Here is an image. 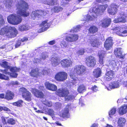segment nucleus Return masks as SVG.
Segmentation results:
<instances>
[{
    "label": "nucleus",
    "instance_id": "nucleus-5",
    "mask_svg": "<svg viewBox=\"0 0 127 127\" xmlns=\"http://www.w3.org/2000/svg\"><path fill=\"white\" fill-rule=\"evenodd\" d=\"M17 34V31L14 27H11L9 26L4 27L0 30V34L5 35L10 38L15 36Z\"/></svg>",
    "mask_w": 127,
    "mask_h": 127
},
{
    "label": "nucleus",
    "instance_id": "nucleus-56",
    "mask_svg": "<svg viewBox=\"0 0 127 127\" xmlns=\"http://www.w3.org/2000/svg\"><path fill=\"white\" fill-rule=\"evenodd\" d=\"M91 90L93 91L96 92L98 90V88L95 85H94L91 88Z\"/></svg>",
    "mask_w": 127,
    "mask_h": 127
},
{
    "label": "nucleus",
    "instance_id": "nucleus-37",
    "mask_svg": "<svg viewBox=\"0 0 127 127\" xmlns=\"http://www.w3.org/2000/svg\"><path fill=\"white\" fill-rule=\"evenodd\" d=\"M57 0H47L44 2V3L49 5H53L57 4Z\"/></svg>",
    "mask_w": 127,
    "mask_h": 127
},
{
    "label": "nucleus",
    "instance_id": "nucleus-34",
    "mask_svg": "<svg viewBox=\"0 0 127 127\" xmlns=\"http://www.w3.org/2000/svg\"><path fill=\"white\" fill-rule=\"evenodd\" d=\"M12 0H4L6 7L8 9L11 8L12 6Z\"/></svg>",
    "mask_w": 127,
    "mask_h": 127
},
{
    "label": "nucleus",
    "instance_id": "nucleus-18",
    "mask_svg": "<svg viewBox=\"0 0 127 127\" xmlns=\"http://www.w3.org/2000/svg\"><path fill=\"white\" fill-rule=\"evenodd\" d=\"M120 16L117 19L114 20L113 22L115 23L119 22L124 23L126 21V16L123 12H122L120 13Z\"/></svg>",
    "mask_w": 127,
    "mask_h": 127
},
{
    "label": "nucleus",
    "instance_id": "nucleus-8",
    "mask_svg": "<svg viewBox=\"0 0 127 127\" xmlns=\"http://www.w3.org/2000/svg\"><path fill=\"white\" fill-rule=\"evenodd\" d=\"M114 31L118 35L123 37L127 36V26L123 27H117L114 29Z\"/></svg>",
    "mask_w": 127,
    "mask_h": 127
},
{
    "label": "nucleus",
    "instance_id": "nucleus-33",
    "mask_svg": "<svg viewBox=\"0 0 127 127\" xmlns=\"http://www.w3.org/2000/svg\"><path fill=\"white\" fill-rule=\"evenodd\" d=\"M14 96V94L13 92L7 91L6 93L5 98L7 99L10 100L13 99Z\"/></svg>",
    "mask_w": 127,
    "mask_h": 127
},
{
    "label": "nucleus",
    "instance_id": "nucleus-52",
    "mask_svg": "<svg viewBox=\"0 0 127 127\" xmlns=\"http://www.w3.org/2000/svg\"><path fill=\"white\" fill-rule=\"evenodd\" d=\"M24 43L23 42L22 43L21 41L19 40L17 42L15 45L16 48H17L19 47V46H22L23 45Z\"/></svg>",
    "mask_w": 127,
    "mask_h": 127
},
{
    "label": "nucleus",
    "instance_id": "nucleus-30",
    "mask_svg": "<svg viewBox=\"0 0 127 127\" xmlns=\"http://www.w3.org/2000/svg\"><path fill=\"white\" fill-rule=\"evenodd\" d=\"M88 42H90L92 45L94 47H97L100 44L98 40L96 39H93L91 40H89Z\"/></svg>",
    "mask_w": 127,
    "mask_h": 127
},
{
    "label": "nucleus",
    "instance_id": "nucleus-55",
    "mask_svg": "<svg viewBox=\"0 0 127 127\" xmlns=\"http://www.w3.org/2000/svg\"><path fill=\"white\" fill-rule=\"evenodd\" d=\"M56 108L57 109H59L61 107V104L59 102H57L56 104Z\"/></svg>",
    "mask_w": 127,
    "mask_h": 127
},
{
    "label": "nucleus",
    "instance_id": "nucleus-63",
    "mask_svg": "<svg viewBox=\"0 0 127 127\" xmlns=\"http://www.w3.org/2000/svg\"><path fill=\"white\" fill-rule=\"evenodd\" d=\"M97 125L96 124H93L91 127H97Z\"/></svg>",
    "mask_w": 127,
    "mask_h": 127
},
{
    "label": "nucleus",
    "instance_id": "nucleus-7",
    "mask_svg": "<svg viewBox=\"0 0 127 127\" xmlns=\"http://www.w3.org/2000/svg\"><path fill=\"white\" fill-rule=\"evenodd\" d=\"M68 91L63 89H60L56 92V94L60 96L64 97L66 101L71 100L74 99V96L73 95H68Z\"/></svg>",
    "mask_w": 127,
    "mask_h": 127
},
{
    "label": "nucleus",
    "instance_id": "nucleus-2",
    "mask_svg": "<svg viewBox=\"0 0 127 127\" xmlns=\"http://www.w3.org/2000/svg\"><path fill=\"white\" fill-rule=\"evenodd\" d=\"M0 65L2 67L5 68L4 70H0V71L10 76L15 78L17 77V74L16 73L18 72L19 69L17 68L16 67H10L8 63L5 61L0 62Z\"/></svg>",
    "mask_w": 127,
    "mask_h": 127
},
{
    "label": "nucleus",
    "instance_id": "nucleus-35",
    "mask_svg": "<svg viewBox=\"0 0 127 127\" xmlns=\"http://www.w3.org/2000/svg\"><path fill=\"white\" fill-rule=\"evenodd\" d=\"M27 93L26 94H23V97L25 99L28 101H30L31 100L32 95L29 92H27Z\"/></svg>",
    "mask_w": 127,
    "mask_h": 127
},
{
    "label": "nucleus",
    "instance_id": "nucleus-6",
    "mask_svg": "<svg viewBox=\"0 0 127 127\" xmlns=\"http://www.w3.org/2000/svg\"><path fill=\"white\" fill-rule=\"evenodd\" d=\"M7 19L9 23L14 25L20 24L22 20L21 16L15 14L10 15L8 17Z\"/></svg>",
    "mask_w": 127,
    "mask_h": 127
},
{
    "label": "nucleus",
    "instance_id": "nucleus-29",
    "mask_svg": "<svg viewBox=\"0 0 127 127\" xmlns=\"http://www.w3.org/2000/svg\"><path fill=\"white\" fill-rule=\"evenodd\" d=\"M45 85L46 88L49 90L53 91H56L57 89V87L54 85L46 82L45 83Z\"/></svg>",
    "mask_w": 127,
    "mask_h": 127
},
{
    "label": "nucleus",
    "instance_id": "nucleus-27",
    "mask_svg": "<svg viewBox=\"0 0 127 127\" xmlns=\"http://www.w3.org/2000/svg\"><path fill=\"white\" fill-rule=\"evenodd\" d=\"M114 53L116 56L119 58H123L124 56L122 54V51L121 48H117L115 50Z\"/></svg>",
    "mask_w": 127,
    "mask_h": 127
},
{
    "label": "nucleus",
    "instance_id": "nucleus-22",
    "mask_svg": "<svg viewBox=\"0 0 127 127\" xmlns=\"http://www.w3.org/2000/svg\"><path fill=\"white\" fill-rule=\"evenodd\" d=\"M109 87L107 88L108 90H110L112 89L118 88L119 87L121 84L119 81H115L112 82L109 85Z\"/></svg>",
    "mask_w": 127,
    "mask_h": 127
},
{
    "label": "nucleus",
    "instance_id": "nucleus-50",
    "mask_svg": "<svg viewBox=\"0 0 127 127\" xmlns=\"http://www.w3.org/2000/svg\"><path fill=\"white\" fill-rule=\"evenodd\" d=\"M47 113L49 115L52 117V118H53V117H54L55 114L54 111L53 109H48Z\"/></svg>",
    "mask_w": 127,
    "mask_h": 127
},
{
    "label": "nucleus",
    "instance_id": "nucleus-45",
    "mask_svg": "<svg viewBox=\"0 0 127 127\" xmlns=\"http://www.w3.org/2000/svg\"><path fill=\"white\" fill-rule=\"evenodd\" d=\"M116 108L114 107L112 108L109 112V115L110 117H112V116L116 113Z\"/></svg>",
    "mask_w": 127,
    "mask_h": 127
},
{
    "label": "nucleus",
    "instance_id": "nucleus-44",
    "mask_svg": "<svg viewBox=\"0 0 127 127\" xmlns=\"http://www.w3.org/2000/svg\"><path fill=\"white\" fill-rule=\"evenodd\" d=\"M23 102V101L20 100L17 101L12 103L13 105L17 107H21L22 106V104Z\"/></svg>",
    "mask_w": 127,
    "mask_h": 127
},
{
    "label": "nucleus",
    "instance_id": "nucleus-1",
    "mask_svg": "<svg viewBox=\"0 0 127 127\" xmlns=\"http://www.w3.org/2000/svg\"><path fill=\"white\" fill-rule=\"evenodd\" d=\"M107 7V4L100 5L97 8L94 7L90 9L89 11L90 12L93 13L92 16L89 15H85L84 20L87 21L88 22L93 20L95 18H96L97 16L101 15L104 13Z\"/></svg>",
    "mask_w": 127,
    "mask_h": 127
},
{
    "label": "nucleus",
    "instance_id": "nucleus-39",
    "mask_svg": "<svg viewBox=\"0 0 127 127\" xmlns=\"http://www.w3.org/2000/svg\"><path fill=\"white\" fill-rule=\"evenodd\" d=\"M30 28V26L28 25H22L19 27V30L20 31H24L29 30Z\"/></svg>",
    "mask_w": 127,
    "mask_h": 127
},
{
    "label": "nucleus",
    "instance_id": "nucleus-57",
    "mask_svg": "<svg viewBox=\"0 0 127 127\" xmlns=\"http://www.w3.org/2000/svg\"><path fill=\"white\" fill-rule=\"evenodd\" d=\"M28 40V38L27 37H24L22 39L20 40L21 41V42L22 43Z\"/></svg>",
    "mask_w": 127,
    "mask_h": 127
},
{
    "label": "nucleus",
    "instance_id": "nucleus-12",
    "mask_svg": "<svg viewBox=\"0 0 127 127\" xmlns=\"http://www.w3.org/2000/svg\"><path fill=\"white\" fill-rule=\"evenodd\" d=\"M47 13L46 12L41 10H35L32 12L31 16L32 19H34L35 18H39L43 15H45Z\"/></svg>",
    "mask_w": 127,
    "mask_h": 127
},
{
    "label": "nucleus",
    "instance_id": "nucleus-16",
    "mask_svg": "<svg viewBox=\"0 0 127 127\" xmlns=\"http://www.w3.org/2000/svg\"><path fill=\"white\" fill-rule=\"evenodd\" d=\"M63 67L67 68L72 66V61L70 59H64L62 60L61 62Z\"/></svg>",
    "mask_w": 127,
    "mask_h": 127
},
{
    "label": "nucleus",
    "instance_id": "nucleus-14",
    "mask_svg": "<svg viewBox=\"0 0 127 127\" xmlns=\"http://www.w3.org/2000/svg\"><path fill=\"white\" fill-rule=\"evenodd\" d=\"M113 44L112 37H108L104 43V47L107 50H109L112 48Z\"/></svg>",
    "mask_w": 127,
    "mask_h": 127
},
{
    "label": "nucleus",
    "instance_id": "nucleus-36",
    "mask_svg": "<svg viewBox=\"0 0 127 127\" xmlns=\"http://www.w3.org/2000/svg\"><path fill=\"white\" fill-rule=\"evenodd\" d=\"M101 73V71L99 68L95 69L93 71V74L95 77L97 78L100 76Z\"/></svg>",
    "mask_w": 127,
    "mask_h": 127
},
{
    "label": "nucleus",
    "instance_id": "nucleus-11",
    "mask_svg": "<svg viewBox=\"0 0 127 127\" xmlns=\"http://www.w3.org/2000/svg\"><path fill=\"white\" fill-rule=\"evenodd\" d=\"M118 7V6L115 4H111L107 9L108 12L110 15H115L117 12V8Z\"/></svg>",
    "mask_w": 127,
    "mask_h": 127
},
{
    "label": "nucleus",
    "instance_id": "nucleus-20",
    "mask_svg": "<svg viewBox=\"0 0 127 127\" xmlns=\"http://www.w3.org/2000/svg\"><path fill=\"white\" fill-rule=\"evenodd\" d=\"M69 105L66 106V108L63 109L62 111L61 114H60V113L59 115L61 117L63 118H69L70 116V115L69 113L68 109L69 107Z\"/></svg>",
    "mask_w": 127,
    "mask_h": 127
},
{
    "label": "nucleus",
    "instance_id": "nucleus-59",
    "mask_svg": "<svg viewBox=\"0 0 127 127\" xmlns=\"http://www.w3.org/2000/svg\"><path fill=\"white\" fill-rule=\"evenodd\" d=\"M55 40H53L49 42L48 43L49 44L51 45H52L55 44Z\"/></svg>",
    "mask_w": 127,
    "mask_h": 127
},
{
    "label": "nucleus",
    "instance_id": "nucleus-58",
    "mask_svg": "<svg viewBox=\"0 0 127 127\" xmlns=\"http://www.w3.org/2000/svg\"><path fill=\"white\" fill-rule=\"evenodd\" d=\"M1 119L2 123L4 124H6V123L5 118L4 117H1Z\"/></svg>",
    "mask_w": 127,
    "mask_h": 127
},
{
    "label": "nucleus",
    "instance_id": "nucleus-10",
    "mask_svg": "<svg viewBox=\"0 0 127 127\" xmlns=\"http://www.w3.org/2000/svg\"><path fill=\"white\" fill-rule=\"evenodd\" d=\"M67 73L64 72H60L55 75V79L57 81H62L65 80L67 78Z\"/></svg>",
    "mask_w": 127,
    "mask_h": 127
},
{
    "label": "nucleus",
    "instance_id": "nucleus-19",
    "mask_svg": "<svg viewBox=\"0 0 127 127\" xmlns=\"http://www.w3.org/2000/svg\"><path fill=\"white\" fill-rule=\"evenodd\" d=\"M48 57L47 53H42L40 56V60L37 58L34 59L33 61L34 63L43 64V63L42 62H43V61L47 58Z\"/></svg>",
    "mask_w": 127,
    "mask_h": 127
},
{
    "label": "nucleus",
    "instance_id": "nucleus-40",
    "mask_svg": "<svg viewBox=\"0 0 127 127\" xmlns=\"http://www.w3.org/2000/svg\"><path fill=\"white\" fill-rule=\"evenodd\" d=\"M86 89V87L84 85H82L79 86L77 89V91L79 93H82L85 91Z\"/></svg>",
    "mask_w": 127,
    "mask_h": 127
},
{
    "label": "nucleus",
    "instance_id": "nucleus-4",
    "mask_svg": "<svg viewBox=\"0 0 127 127\" xmlns=\"http://www.w3.org/2000/svg\"><path fill=\"white\" fill-rule=\"evenodd\" d=\"M17 8V12L19 14L24 17H27L29 15V13L27 10L28 8V4L23 0H20L16 5Z\"/></svg>",
    "mask_w": 127,
    "mask_h": 127
},
{
    "label": "nucleus",
    "instance_id": "nucleus-53",
    "mask_svg": "<svg viewBox=\"0 0 127 127\" xmlns=\"http://www.w3.org/2000/svg\"><path fill=\"white\" fill-rule=\"evenodd\" d=\"M85 52L84 50V49H82L78 50L77 52V55L78 56L82 55Z\"/></svg>",
    "mask_w": 127,
    "mask_h": 127
},
{
    "label": "nucleus",
    "instance_id": "nucleus-49",
    "mask_svg": "<svg viewBox=\"0 0 127 127\" xmlns=\"http://www.w3.org/2000/svg\"><path fill=\"white\" fill-rule=\"evenodd\" d=\"M2 110L6 111L8 113H11L10 112L11 111L9 108L6 107H3L1 106H0V112L2 111Z\"/></svg>",
    "mask_w": 127,
    "mask_h": 127
},
{
    "label": "nucleus",
    "instance_id": "nucleus-32",
    "mask_svg": "<svg viewBox=\"0 0 127 127\" xmlns=\"http://www.w3.org/2000/svg\"><path fill=\"white\" fill-rule=\"evenodd\" d=\"M126 120L123 118H119L118 121V126L119 127H123L125 124Z\"/></svg>",
    "mask_w": 127,
    "mask_h": 127
},
{
    "label": "nucleus",
    "instance_id": "nucleus-28",
    "mask_svg": "<svg viewBox=\"0 0 127 127\" xmlns=\"http://www.w3.org/2000/svg\"><path fill=\"white\" fill-rule=\"evenodd\" d=\"M49 72V69L47 67H45L43 69L41 68L39 69V76H40L42 75H46L48 74Z\"/></svg>",
    "mask_w": 127,
    "mask_h": 127
},
{
    "label": "nucleus",
    "instance_id": "nucleus-41",
    "mask_svg": "<svg viewBox=\"0 0 127 127\" xmlns=\"http://www.w3.org/2000/svg\"><path fill=\"white\" fill-rule=\"evenodd\" d=\"M63 10V8L59 6L54 7L52 9L51 11L52 12H58L59 11H62Z\"/></svg>",
    "mask_w": 127,
    "mask_h": 127
},
{
    "label": "nucleus",
    "instance_id": "nucleus-31",
    "mask_svg": "<svg viewBox=\"0 0 127 127\" xmlns=\"http://www.w3.org/2000/svg\"><path fill=\"white\" fill-rule=\"evenodd\" d=\"M51 62L52 65L54 66L58 65L60 62V59L57 57L52 58Z\"/></svg>",
    "mask_w": 127,
    "mask_h": 127
},
{
    "label": "nucleus",
    "instance_id": "nucleus-24",
    "mask_svg": "<svg viewBox=\"0 0 127 127\" xmlns=\"http://www.w3.org/2000/svg\"><path fill=\"white\" fill-rule=\"evenodd\" d=\"M98 54L99 58V63L101 65H103V58L105 56V52L103 51H99Z\"/></svg>",
    "mask_w": 127,
    "mask_h": 127
},
{
    "label": "nucleus",
    "instance_id": "nucleus-61",
    "mask_svg": "<svg viewBox=\"0 0 127 127\" xmlns=\"http://www.w3.org/2000/svg\"><path fill=\"white\" fill-rule=\"evenodd\" d=\"M45 104L49 107H51L52 105L51 102H48Z\"/></svg>",
    "mask_w": 127,
    "mask_h": 127
},
{
    "label": "nucleus",
    "instance_id": "nucleus-60",
    "mask_svg": "<svg viewBox=\"0 0 127 127\" xmlns=\"http://www.w3.org/2000/svg\"><path fill=\"white\" fill-rule=\"evenodd\" d=\"M11 83L13 85H17L18 84V83L17 81H12Z\"/></svg>",
    "mask_w": 127,
    "mask_h": 127
},
{
    "label": "nucleus",
    "instance_id": "nucleus-21",
    "mask_svg": "<svg viewBox=\"0 0 127 127\" xmlns=\"http://www.w3.org/2000/svg\"><path fill=\"white\" fill-rule=\"evenodd\" d=\"M114 72L112 70L108 71L106 73L105 76L104 77L105 80L109 81L114 77Z\"/></svg>",
    "mask_w": 127,
    "mask_h": 127
},
{
    "label": "nucleus",
    "instance_id": "nucleus-51",
    "mask_svg": "<svg viewBox=\"0 0 127 127\" xmlns=\"http://www.w3.org/2000/svg\"><path fill=\"white\" fill-rule=\"evenodd\" d=\"M0 79L6 80H8L9 79L8 76L0 73Z\"/></svg>",
    "mask_w": 127,
    "mask_h": 127
},
{
    "label": "nucleus",
    "instance_id": "nucleus-62",
    "mask_svg": "<svg viewBox=\"0 0 127 127\" xmlns=\"http://www.w3.org/2000/svg\"><path fill=\"white\" fill-rule=\"evenodd\" d=\"M5 97V95L4 94H0V98H4Z\"/></svg>",
    "mask_w": 127,
    "mask_h": 127
},
{
    "label": "nucleus",
    "instance_id": "nucleus-42",
    "mask_svg": "<svg viewBox=\"0 0 127 127\" xmlns=\"http://www.w3.org/2000/svg\"><path fill=\"white\" fill-rule=\"evenodd\" d=\"M98 28L94 26L91 27L89 30V32L91 33H94L96 32Z\"/></svg>",
    "mask_w": 127,
    "mask_h": 127
},
{
    "label": "nucleus",
    "instance_id": "nucleus-13",
    "mask_svg": "<svg viewBox=\"0 0 127 127\" xmlns=\"http://www.w3.org/2000/svg\"><path fill=\"white\" fill-rule=\"evenodd\" d=\"M86 62L87 65L90 67L94 66L96 64V60L93 56H89L87 57Z\"/></svg>",
    "mask_w": 127,
    "mask_h": 127
},
{
    "label": "nucleus",
    "instance_id": "nucleus-38",
    "mask_svg": "<svg viewBox=\"0 0 127 127\" xmlns=\"http://www.w3.org/2000/svg\"><path fill=\"white\" fill-rule=\"evenodd\" d=\"M39 69L36 68L35 69H33L30 72V74L31 76L36 77L37 76H39Z\"/></svg>",
    "mask_w": 127,
    "mask_h": 127
},
{
    "label": "nucleus",
    "instance_id": "nucleus-17",
    "mask_svg": "<svg viewBox=\"0 0 127 127\" xmlns=\"http://www.w3.org/2000/svg\"><path fill=\"white\" fill-rule=\"evenodd\" d=\"M78 36L77 34H70L67 35L65 40L69 42H72L76 41L78 39Z\"/></svg>",
    "mask_w": 127,
    "mask_h": 127
},
{
    "label": "nucleus",
    "instance_id": "nucleus-48",
    "mask_svg": "<svg viewBox=\"0 0 127 127\" xmlns=\"http://www.w3.org/2000/svg\"><path fill=\"white\" fill-rule=\"evenodd\" d=\"M16 121L12 118L8 120L7 123L11 125H14L16 122Z\"/></svg>",
    "mask_w": 127,
    "mask_h": 127
},
{
    "label": "nucleus",
    "instance_id": "nucleus-64",
    "mask_svg": "<svg viewBox=\"0 0 127 127\" xmlns=\"http://www.w3.org/2000/svg\"><path fill=\"white\" fill-rule=\"evenodd\" d=\"M124 85L127 87V81H124L123 83Z\"/></svg>",
    "mask_w": 127,
    "mask_h": 127
},
{
    "label": "nucleus",
    "instance_id": "nucleus-47",
    "mask_svg": "<svg viewBox=\"0 0 127 127\" xmlns=\"http://www.w3.org/2000/svg\"><path fill=\"white\" fill-rule=\"evenodd\" d=\"M19 91L21 93H22L23 96V94H26L27 93V92H29L24 87L21 88L20 89Z\"/></svg>",
    "mask_w": 127,
    "mask_h": 127
},
{
    "label": "nucleus",
    "instance_id": "nucleus-43",
    "mask_svg": "<svg viewBox=\"0 0 127 127\" xmlns=\"http://www.w3.org/2000/svg\"><path fill=\"white\" fill-rule=\"evenodd\" d=\"M60 45L61 47L63 48H68L69 47L68 43L64 40L61 41Z\"/></svg>",
    "mask_w": 127,
    "mask_h": 127
},
{
    "label": "nucleus",
    "instance_id": "nucleus-54",
    "mask_svg": "<svg viewBox=\"0 0 127 127\" xmlns=\"http://www.w3.org/2000/svg\"><path fill=\"white\" fill-rule=\"evenodd\" d=\"M4 23L3 19L2 18V16L0 14V27L3 25Z\"/></svg>",
    "mask_w": 127,
    "mask_h": 127
},
{
    "label": "nucleus",
    "instance_id": "nucleus-15",
    "mask_svg": "<svg viewBox=\"0 0 127 127\" xmlns=\"http://www.w3.org/2000/svg\"><path fill=\"white\" fill-rule=\"evenodd\" d=\"M50 24L48 23L47 21H45L43 22L40 25V28L38 30V32L39 33H41L47 30L49 27Z\"/></svg>",
    "mask_w": 127,
    "mask_h": 127
},
{
    "label": "nucleus",
    "instance_id": "nucleus-26",
    "mask_svg": "<svg viewBox=\"0 0 127 127\" xmlns=\"http://www.w3.org/2000/svg\"><path fill=\"white\" fill-rule=\"evenodd\" d=\"M31 92L37 97H42L43 96V94L41 92L35 89H32Z\"/></svg>",
    "mask_w": 127,
    "mask_h": 127
},
{
    "label": "nucleus",
    "instance_id": "nucleus-23",
    "mask_svg": "<svg viewBox=\"0 0 127 127\" xmlns=\"http://www.w3.org/2000/svg\"><path fill=\"white\" fill-rule=\"evenodd\" d=\"M111 22L110 19L107 18L101 21L100 24L101 26L103 28L108 27L110 24Z\"/></svg>",
    "mask_w": 127,
    "mask_h": 127
},
{
    "label": "nucleus",
    "instance_id": "nucleus-9",
    "mask_svg": "<svg viewBox=\"0 0 127 127\" xmlns=\"http://www.w3.org/2000/svg\"><path fill=\"white\" fill-rule=\"evenodd\" d=\"M121 62H119L117 60H115L108 61L107 64L106 65L109 67L116 68L118 69L119 67H121Z\"/></svg>",
    "mask_w": 127,
    "mask_h": 127
},
{
    "label": "nucleus",
    "instance_id": "nucleus-46",
    "mask_svg": "<svg viewBox=\"0 0 127 127\" xmlns=\"http://www.w3.org/2000/svg\"><path fill=\"white\" fill-rule=\"evenodd\" d=\"M81 27L80 25L77 26L76 27L74 28L71 31V32H76L79 31L81 28Z\"/></svg>",
    "mask_w": 127,
    "mask_h": 127
},
{
    "label": "nucleus",
    "instance_id": "nucleus-3",
    "mask_svg": "<svg viewBox=\"0 0 127 127\" xmlns=\"http://www.w3.org/2000/svg\"><path fill=\"white\" fill-rule=\"evenodd\" d=\"M74 71L71 70L70 74V77L72 79L71 83L72 85L75 84L78 81L76 74L78 75L82 74L86 70L85 66L80 65H76L74 67Z\"/></svg>",
    "mask_w": 127,
    "mask_h": 127
},
{
    "label": "nucleus",
    "instance_id": "nucleus-25",
    "mask_svg": "<svg viewBox=\"0 0 127 127\" xmlns=\"http://www.w3.org/2000/svg\"><path fill=\"white\" fill-rule=\"evenodd\" d=\"M127 112V105H124L119 108L118 113L121 115L126 114Z\"/></svg>",
    "mask_w": 127,
    "mask_h": 127
}]
</instances>
